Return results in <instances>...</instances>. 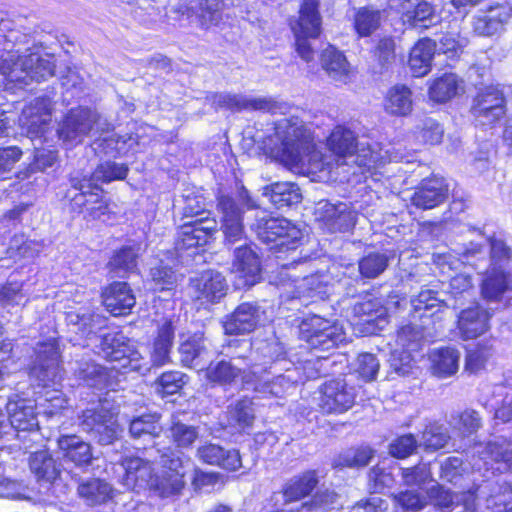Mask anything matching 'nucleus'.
Returning <instances> with one entry per match:
<instances>
[{
  "label": "nucleus",
  "mask_w": 512,
  "mask_h": 512,
  "mask_svg": "<svg viewBox=\"0 0 512 512\" xmlns=\"http://www.w3.org/2000/svg\"><path fill=\"white\" fill-rule=\"evenodd\" d=\"M217 210L221 215V230L224 245L234 249L233 272L239 278L238 285L251 287L261 278L260 260L255 251L246 243L243 215L246 210L257 207L244 186L237 187L229 193H222L217 198Z\"/></svg>",
  "instance_id": "nucleus-1"
},
{
  "label": "nucleus",
  "mask_w": 512,
  "mask_h": 512,
  "mask_svg": "<svg viewBox=\"0 0 512 512\" xmlns=\"http://www.w3.org/2000/svg\"><path fill=\"white\" fill-rule=\"evenodd\" d=\"M98 353L116 364L111 368H105L91 359L82 358L75 361L73 372L87 386L99 390L116 391L120 388L119 370H123V373L128 371L145 373L150 370L149 364L144 362L133 342L122 332L103 334Z\"/></svg>",
  "instance_id": "nucleus-2"
},
{
  "label": "nucleus",
  "mask_w": 512,
  "mask_h": 512,
  "mask_svg": "<svg viewBox=\"0 0 512 512\" xmlns=\"http://www.w3.org/2000/svg\"><path fill=\"white\" fill-rule=\"evenodd\" d=\"M30 37L16 29H12L10 20L0 21V74L19 87L33 81H45L54 75L55 64L50 56L42 57L30 51Z\"/></svg>",
  "instance_id": "nucleus-3"
},
{
  "label": "nucleus",
  "mask_w": 512,
  "mask_h": 512,
  "mask_svg": "<svg viewBox=\"0 0 512 512\" xmlns=\"http://www.w3.org/2000/svg\"><path fill=\"white\" fill-rule=\"evenodd\" d=\"M265 148L289 169L316 173L330 168V162L316 150L310 132L298 118L279 120Z\"/></svg>",
  "instance_id": "nucleus-4"
},
{
  "label": "nucleus",
  "mask_w": 512,
  "mask_h": 512,
  "mask_svg": "<svg viewBox=\"0 0 512 512\" xmlns=\"http://www.w3.org/2000/svg\"><path fill=\"white\" fill-rule=\"evenodd\" d=\"M327 146L334 155L337 165L356 164L359 167L372 168L388 161H403L404 155L394 146L385 150L379 144L371 146L356 142L355 133L345 126H336L331 132Z\"/></svg>",
  "instance_id": "nucleus-5"
},
{
  "label": "nucleus",
  "mask_w": 512,
  "mask_h": 512,
  "mask_svg": "<svg viewBox=\"0 0 512 512\" xmlns=\"http://www.w3.org/2000/svg\"><path fill=\"white\" fill-rule=\"evenodd\" d=\"M6 409L9 417L10 436L22 443L19 446L20 449L27 450L30 447L28 442L34 441L38 437L39 422L36 403L15 394L9 398Z\"/></svg>",
  "instance_id": "nucleus-6"
},
{
  "label": "nucleus",
  "mask_w": 512,
  "mask_h": 512,
  "mask_svg": "<svg viewBox=\"0 0 512 512\" xmlns=\"http://www.w3.org/2000/svg\"><path fill=\"white\" fill-rule=\"evenodd\" d=\"M160 464V472L154 476L151 474L146 484L162 498L179 495L185 487L184 477L190 460L171 451L161 455Z\"/></svg>",
  "instance_id": "nucleus-7"
},
{
  "label": "nucleus",
  "mask_w": 512,
  "mask_h": 512,
  "mask_svg": "<svg viewBox=\"0 0 512 512\" xmlns=\"http://www.w3.org/2000/svg\"><path fill=\"white\" fill-rule=\"evenodd\" d=\"M300 16L291 22V29L295 36V46L298 55L306 62L314 59V50L309 39H315L321 32V17L316 0H303L300 7Z\"/></svg>",
  "instance_id": "nucleus-8"
},
{
  "label": "nucleus",
  "mask_w": 512,
  "mask_h": 512,
  "mask_svg": "<svg viewBox=\"0 0 512 512\" xmlns=\"http://www.w3.org/2000/svg\"><path fill=\"white\" fill-rule=\"evenodd\" d=\"M300 333L311 349L321 351L337 347L346 338L342 325L317 315L302 321Z\"/></svg>",
  "instance_id": "nucleus-9"
},
{
  "label": "nucleus",
  "mask_w": 512,
  "mask_h": 512,
  "mask_svg": "<svg viewBox=\"0 0 512 512\" xmlns=\"http://www.w3.org/2000/svg\"><path fill=\"white\" fill-rule=\"evenodd\" d=\"M253 228L263 242L274 243L279 251L294 250L302 237L300 229L285 218L260 217Z\"/></svg>",
  "instance_id": "nucleus-10"
},
{
  "label": "nucleus",
  "mask_w": 512,
  "mask_h": 512,
  "mask_svg": "<svg viewBox=\"0 0 512 512\" xmlns=\"http://www.w3.org/2000/svg\"><path fill=\"white\" fill-rule=\"evenodd\" d=\"M36 358L30 369L29 376L38 386L47 388L61 379L59 350L55 340L50 339L39 343L35 349Z\"/></svg>",
  "instance_id": "nucleus-11"
},
{
  "label": "nucleus",
  "mask_w": 512,
  "mask_h": 512,
  "mask_svg": "<svg viewBox=\"0 0 512 512\" xmlns=\"http://www.w3.org/2000/svg\"><path fill=\"white\" fill-rule=\"evenodd\" d=\"M315 219L326 232L344 233L355 226L357 213L348 203L320 201L315 209Z\"/></svg>",
  "instance_id": "nucleus-12"
},
{
  "label": "nucleus",
  "mask_w": 512,
  "mask_h": 512,
  "mask_svg": "<svg viewBox=\"0 0 512 512\" xmlns=\"http://www.w3.org/2000/svg\"><path fill=\"white\" fill-rule=\"evenodd\" d=\"M355 397L354 388L344 379H334L320 387L317 403L325 414H342L352 408Z\"/></svg>",
  "instance_id": "nucleus-13"
},
{
  "label": "nucleus",
  "mask_w": 512,
  "mask_h": 512,
  "mask_svg": "<svg viewBox=\"0 0 512 512\" xmlns=\"http://www.w3.org/2000/svg\"><path fill=\"white\" fill-rule=\"evenodd\" d=\"M211 104L216 108H226L232 111H263L272 114L282 112L285 104L276 101L272 97L249 98L240 94L214 93L208 97Z\"/></svg>",
  "instance_id": "nucleus-14"
},
{
  "label": "nucleus",
  "mask_w": 512,
  "mask_h": 512,
  "mask_svg": "<svg viewBox=\"0 0 512 512\" xmlns=\"http://www.w3.org/2000/svg\"><path fill=\"white\" fill-rule=\"evenodd\" d=\"M51 105L49 97H38L23 109L19 123L31 139L40 138L47 132L51 121Z\"/></svg>",
  "instance_id": "nucleus-15"
},
{
  "label": "nucleus",
  "mask_w": 512,
  "mask_h": 512,
  "mask_svg": "<svg viewBox=\"0 0 512 512\" xmlns=\"http://www.w3.org/2000/svg\"><path fill=\"white\" fill-rule=\"evenodd\" d=\"M97 114L88 108L73 109L58 130L59 138L69 146L80 143L92 130Z\"/></svg>",
  "instance_id": "nucleus-16"
},
{
  "label": "nucleus",
  "mask_w": 512,
  "mask_h": 512,
  "mask_svg": "<svg viewBox=\"0 0 512 512\" xmlns=\"http://www.w3.org/2000/svg\"><path fill=\"white\" fill-rule=\"evenodd\" d=\"M472 113L481 125H492L505 114L503 93L490 86L479 92L474 100Z\"/></svg>",
  "instance_id": "nucleus-17"
},
{
  "label": "nucleus",
  "mask_w": 512,
  "mask_h": 512,
  "mask_svg": "<svg viewBox=\"0 0 512 512\" xmlns=\"http://www.w3.org/2000/svg\"><path fill=\"white\" fill-rule=\"evenodd\" d=\"M128 167L112 161H106L97 166L94 172L87 175L75 173L70 178L71 187L74 189H96L99 190L101 183H109L115 180H122L128 174Z\"/></svg>",
  "instance_id": "nucleus-18"
},
{
  "label": "nucleus",
  "mask_w": 512,
  "mask_h": 512,
  "mask_svg": "<svg viewBox=\"0 0 512 512\" xmlns=\"http://www.w3.org/2000/svg\"><path fill=\"white\" fill-rule=\"evenodd\" d=\"M490 312L479 304L460 311L457 316V334L463 340L476 339L490 329Z\"/></svg>",
  "instance_id": "nucleus-19"
},
{
  "label": "nucleus",
  "mask_w": 512,
  "mask_h": 512,
  "mask_svg": "<svg viewBox=\"0 0 512 512\" xmlns=\"http://www.w3.org/2000/svg\"><path fill=\"white\" fill-rule=\"evenodd\" d=\"M217 231V223L207 217L184 223L178 232L176 249L179 251L205 245Z\"/></svg>",
  "instance_id": "nucleus-20"
},
{
  "label": "nucleus",
  "mask_w": 512,
  "mask_h": 512,
  "mask_svg": "<svg viewBox=\"0 0 512 512\" xmlns=\"http://www.w3.org/2000/svg\"><path fill=\"white\" fill-rule=\"evenodd\" d=\"M79 192L71 198V206L79 213L86 212L85 217L107 222L111 219L108 202L101 196L102 189H77Z\"/></svg>",
  "instance_id": "nucleus-21"
},
{
  "label": "nucleus",
  "mask_w": 512,
  "mask_h": 512,
  "mask_svg": "<svg viewBox=\"0 0 512 512\" xmlns=\"http://www.w3.org/2000/svg\"><path fill=\"white\" fill-rule=\"evenodd\" d=\"M264 311L257 303L244 302L226 317L223 327L226 334L252 332L263 319Z\"/></svg>",
  "instance_id": "nucleus-22"
},
{
  "label": "nucleus",
  "mask_w": 512,
  "mask_h": 512,
  "mask_svg": "<svg viewBox=\"0 0 512 512\" xmlns=\"http://www.w3.org/2000/svg\"><path fill=\"white\" fill-rule=\"evenodd\" d=\"M226 288L227 284L222 274L208 270L191 281L190 293L195 300L202 303H214L225 295Z\"/></svg>",
  "instance_id": "nucleus-23"
},
{
  "label": "nucleus",
  "mask_w": 512,
  "mask_h": 512,
  "mask_svg": "<svg viewBox=\"0 0 512 512\" xmlns=\"http://www.w3.org/2000/svg\"><path fill=\"white\" fill-rule=\"evenodd\" d=\"M238 358H233L231 361H219L210 363L206 369V378L212 382L222 386L236 385L241 382L242 387L245 388L251 383V371L239 367L233 361Z\"/></svg>",
  "instance_id": "nucleus-24"
},
{
  "label": "nucleus",
  "mask_w": 512,
  "mask_h": 512,
  "mask_svg": "<svg viewBox=\"0 0 512 512\" xmlns=\"http://www.w3.org/2000/svg\"><path fill=\"white\" fill-rule=\"evenodd\" d=\"M448 197V186L443 178L433 177L423 180L411 196V203L427 210L442 204Z\"/></svg>",
  "instance_id": "nucleus-25"
},
{
  "label": "nucleus",
  "mask_w": 512,
  "mask_h": 512,
  "mask_svg": "<svg viewBox=\"0 0 512 512\" xmlns=\"http://www.w3.org/2000/svg\"><path fill=\"white\" fill-rule=\"evenodd\" d=\"M62 460L76 467H87L93 459L92 447L77 435H62L57 440Z\"/></svg>",
  "instance_id": "nucleus-26"
},
{
  "label": "nucleus",
  "mask_w": 512,
  "mask_h": 512,
  "mask_svg": "<svg viewBox=\"0 0 512 512\" xmlns=\"http://www.w3.org/2000/svg\"><path fill=\"white\" fill-rule=\"evenodd\" d=\"M103 304L113 316H124L131 312L136 298L125 282H114L102 294Z\"/></svg>",
  "instance_id": "nucleus-27"
},
{
  "label": "nucleus",
  "mask_w": 512,
  "mask_h": 512,
  "mask_svg": "<svg viewBox=\"0 0 512 512\" xmlns=\"http://www.w3.org/2000/svg\"><path fill=\"white\" fill-rule=\"evenodd\" d=\"M511 16L510 8L505 5L491 6L483 15L474 20V31L481 36H493L502 31Z\"/></svg>",
  "instance_id": "nucleus-28"
},
{
  "label": "nucleus",
  "mask_w": 512,
  "mask_h": 512,
  "mask_svg": "<svg viewBox=\"0 0 512 512\" xmlns=\"http://www.w3.org/2000/svg\"><path fill=\"white\" fill-rule=\"evenodd\" d=\"M175 328L171 320L165 319L158 327L157 335L151 349L152 366L161 367L170 362Z\"/></svg>",
  "instance_id": "nucleus-29"
},
{
  "label": "nucleus",
  "mask_w": 512,
  "mask_h": 512,
  "mask_svg": "<svg viewBox=\"0 0 512 512\" xmlns=\"http://www.w3.org/2000/svg\"><path fill=\"white\" fill-rule=\"evenodd\" d=\"M321 64L333 81L343 84L350 81L351 69L346 57L333 46H328L322 52Z\"/></svg>",
  "instance_id": "nucleus-30"
},
{
  "label": "nucleus",
  "mask_w": 512,
  "mask_h": 512,
  "mask_svg": "<svg viewBox=\"0 0 512 512\" xmlns=\"http://www.w3.org/2000/svg\"><path fill=\"white\" fill-rule=\"evenodd\" d=\"M435 50V42L427 38L419 40L411 49L409 66L415 77H422L430 71Z\"/></svg>",
  "instance_id": "nucleus-31"
},
{
  "label": "nucleus",
  "mask_w": 512,
  "mask_h": 512,
  "mask_svg": "<svg viewBox=\"0 0 512 512\" xmlns=\"http://www.w3.org/2000/svg\"><path fill=\"white\" fill-rule=\"evenodd\" d=\"M263 195L278 209L298 204L302 199L300 189L291 182H276L266 186Z\"/></svg>",
  "instance_id": "nucleus-32"
},
{
  "label": "nucleus",
  "mask_w": 512,
  "mask_h": 512,
  "mask_svg": "<svg viewBox=\"0 0 512 512\" xmlns=\"http://www.w3.org/2000/svg\"><path fill=\"white\" fill-rule=\"evenodd\" d=\"M509 289L507 275L502 269L492 267L481 284V296L489 303H500Z\"/></svg>",
  "instance_id": "nucleus-33"
},
{
  "label": "nucleus",
  "mask_w": 512,
  "mask_h": 512,
  "mask_svg": "<svg viewBox=\"0 0 512 512\" xmlns=\"http://www.w3.org/2000/svg\"><path fill=\"white\" fill-rule=\"evenodd\" d=\"M461 353L453 347H445L431 353L432 371L439 377L454 375L459 369Z\"/></svg>",
  "instance_id": "nucleus-34"
},
{
  "label": "nucleus",
  "mask_w": 512,
  "mask_h": 512,
  "mask_svg": "<svg viewBox=\"0 0 512 512\" xmlns=\"http://www.w3.org/2000/svg\"><path fill=\"white\" fill-rule=\"evenodd\" d=\"M484 459H490L495 463L496 470L500 472L512 471V441L498 438L489 442L482 452Z\"/></svg>",
  "instance_id": "nucleus-35"
},
{
  "label": "nucleus",
  "mask_w": 512,
  "mask_h": 512,
  "mask_svg": "<svg viewBox=\"0 0 512 512\" xmlns=\"http://www.w3.org/2000/svg\"><path fill=\"white\" fill-rule=\"evenodd\" d=\"M251 383L255 392L263 396L281 397L288 389H290L294 382L286 375H278L273 379L268 376L259 377L257 371H251Z\"/></svg>",
  "instance_id": "nucleus-36"
},
{
  "label": "nucleus",
  "mask_w": 512,
  "mask_h": 512,
  "mask_svg": "<svg viewBox=\"0 0 512 512\" xmlns=\"http://www.w3.org/2000/svg\"><path fill=\"white\" fill-rule=\"evenodd\" d=\"M127 485L143 486L151 478V464L137 456H125L121 463Z\"/></svg>",
  "instance_id": "nucleus-37"
},
{
  "label": "nucleus",
  "mask_w": 512,
  "mask_h": 512,
  "mask_svg": "<svg viewBox=\"0 0 512 512\" xmlns=\"http://www.w3.org/2000/svg\"><path fill=\"white\" fill-rule=\"evenodd\" d=\"M29 466L38 480L46 482L54 481L60 473L56 461L47 450L33 452L29 458Z\"/></svg>",
  "instance_id": "nucleus-38"
},
{
  "label": "nucleus",
  "mask_w": 512,
  "mask_h": 512,
  "mask_svg": "<svg viewBox=\"0 0 512 512\" xmlns=\"http://www.w3.org/2000/svg\"><path fill=\"white\" fill-rule=\"evenodd\" d=\"M384 107L387 113L406 116L412 110V92L404 85H396L389 90Z\"/></svg>",
  "instance_id": "nucleus-39"
},
{
  "label": "nucleus",
  "mask_w": 512,
  "mask_h": 512,
  "mask_svg": "<svg viewBox=\"0 0 512 512\" xmlns=\"http://www.w3.org/2000/svg\"><path fill=\"white\" fill-rule=\"evenodd\" d=\"M78 494L90 506L108 501L112 496V487L101 479H89L78 486Z\"/></svg>",
  "instance_id": "nucleus-40"
},
{
  "label": "nucleus",
  "mask_w": 512,
  "mask_h": 512,
  "mask_svg": "<svg viewBox=\"0 0 512 512\" xmlns=\"http://www.w3.org/2000/svg\"><path fill=\"white\" fill-rule=\"evenodd\" d=\"M318 479L314 471H307L291 479L284 487L283 497L286 502L298 501L309 495L316 487Z\"/></svg>",
  "instance_id": "nucleus-41"
},
{
  "label": "nucleus",
  "mask_w": 512,
  "mask_h": 512,
  "mask_svg": "<svg viewBox=\"0 0 512 512\" xmlns=\"http://www.w3.org/2000/svg\"><path fill=\"white\" fill-rule=\"evenodd\" d=\"M66 322L69 326L76 328V332L83 336H89L95 329H99L103 323L100 315L94 314L88 308H80L66 313Z\"/></svg>",
  "instance_id": "nucleus-42"
},
{
  "label": "nucleus",
  "mask_w": 512,
  "mask_h": 512,
  "mask_svg": "<svg viewBox=\"0 0 512 512\" xmlns=\"http://www.w3.org/2000/svg\"><path fill=\"white\" fill-rule=\"evenodd\" d=\"M227 419L229 425L236 429L244 430L251 427L255 419L252 401L248 398H243L229 406Z\"/></svg>",
  "instance_id": "nucleus-43"
},
{
  "label": "nucleus",
  "mask_w": 512,
  "mask_h": 512,
  "mask_svg": "<svg viewBox=\"0 0 512 512\" xmlns=\"http://www.w3.org/2000/svg\"><path fill=\"white\" fill-rule=\"evenodd\" d=\"M374 456L369 446L352 447L341 452L334 460L335 467L358 468L366 466Z\"/></svg>",
  "instance_id": "nucleus-44"
},
{
  "label": "nucleus",
  "mask_w": 512,
  "mask_h": 512,
  "mask_svg": "<svg viewBox=\"0 0 512 512\" xmlns=\"http://www.w3.org/2000/svg\"><path fill=\"white\" fill-rule=\"evenodd\" d=\"M179 351L181 361L185 366H199L200 360L207 354V347L203 336L195 334L180 345Z\"/></svg>",
  "instance_id": "nucleus-45"
},
{
  "label": "nucleus",
  "mask_w": 512,
  "mask_h": 512,
  "mask_svg": "<svg viewBox=\"0 0 512 512\" xmlns=\"http://www.w3.org/2000/svg\"><path fill=\"white\" fill-rule=\"evenodd\" d=\"M405 9L403 21L414 28L427 27L428 25L425 22L434 13L433 7L423 0H407Z\"/></svg>",
  "instance_id": "nucleus-46"
},
{
  "label": "nucleus",
  "mask_w": 512,
  "mask_h": 512,
  "mask_svg": "<svg viewBox=\"0 0 512 512\" xmlns=\"http://www.w3.org/2000/svg\"><path fill=\"white\" fill-rule=\"evenodd\" d=\"M382 18V12L379 9L360 8L355 14V29L361 37L369 36L380 27Z\"/></svg>",
  "instance_id": "nucleus-47"
},
{
  "label": "nucleus",
  "mask_w": 512,
  "mask_h": 512,
  "mask_svg": "<svg viewBox=\"0 0 512 512\" xmlns=\"http://www.w3.org/2000/svg\"><path fill=\"white\" fill-rule=\"evenodd\" d=\"M159 420L160 415L157 413L140 415L130 422L129 432L134 438H141L145 435L156 437L162 431Z\"/></svg>",
  "instance_id": "nucleus-48"
},
{
  "label": "nucleus",
  "mask_w": 512,
  "mask_h": 512,
  "mask_svg": "<svg viewBox=\"0 0 512 512\" xmlns=\"http://www.w3.org/2000/svg\"><path fill=\"white\" fill-rule=\"evenodd\" d=\"M459 80L453 73L444 74L436 79L429 88L430 98L437 102H446L457 95Z\"/></svg>",
  "instance_id": "nucleus-49"
},
{
  "label": "nucleus",
  "mask_w": 512,
  "mask_h": 512,
  "mask_svg": "<svg viewBox=\"0 0 512 512\" xmlns=\"http://www.w3.org/2000/svg\"><path fill=\"white\" fill-rule=\"evenodd\" d=\"M101 419L102 421L95 427L90 435L100 444L108 445L118 436L116 413L111 409H107V411H104V415Z\"/></svg>",
  "instance_id": "nucleus-50"
},
{
  "label": "nucleus",
  "mask_w": 512,
  "mask_h": 512,
  "mask_svg": "<svg viewBox=\"0 0 512 512\" xmlns=\"http://www.w3.org/2000/svg\"><path fill=\"white\" fill-rule=\"evenodd\" d=\"M138 250L135 247H123L120 249L109 262L110 270L119 277L133 271L136 268Z\"/></svg>",
  "instance_id": "nucleus-51"
},
{
  "label": "nucleus",
  "mask_w": 512,
  "mask_h": 512,
  "mask_svg": "<svg viewBox=\"0 0 512 512\" xmlns=\"http://www.w3.org/2000/svg\"><path fill=\"white\" fill-rule=\"evenodd\" d=\"M139 145L138 135H111L103 139V149L106 154L125 155L130 151H136Z\"/></svg>",
  "instance_id": "nucleus-52"
},
{
  "label": "nucleus",
  "mask_w": 512,
  "mask_h": 512,
  "mask_svg": "<svg viewBox=\"0 0 512 512\" xmlns=\"http://www.w3.org/2000/svg\"><path fill=\"white\" fill-rule=\"evenodd\" d=\"M449 439L450 436L443 425L432 423L423 431L419 445L425 450H438L443 448Z\"/></svg>",
  "instance_id": "nucleus-53"
},
{
  "label": "nucleus",
  "mask_w": 512,
  "mask_h": 512,
  "mask_svg": "<svg viewBox=\"0 0 512 512\" xmlns=\"http://www.w3.org/2000/svg\"><path fill=\"white\" fill-rule=\"evenodd\" d=\"M388 262L386 254L370 253L359 261V271L365 278H376L386 270Z\"/></svg>",
  "instance_id": "nucleus-54"
},
{
  "label": "nucleus",
  "mask_w": 512,
  "mask_h": 512,
  "mask_svg": "<svg viewBox=\"0 0 512 512\" xmlns=\"http://www.w3.org/2000/svg\"><path fill=\"white\" fill-rule=\"evenodd\" d=\"M411 305L415 313H419V317L426 315V312L431 311L433 315L438 311V308L445 305L444 300L437 296V292L433 290H422L416 297L411 299Z\"/></svg>",
  "instance_id": "nucleus-55"
},
{
  "label": "nucleus",
  "mask_w": 512,
  "mask_h": 512,
  "mask_svg": "<svg viewBox=\"0 0 512 512\" xmlns=\"http://www.w3.org/2000/svg\"><path fill=\"white\" fill-rule=\"evenodd\" d=\"M170 437L177 447L189 448L199 436L197 427L173 420L170 427Z\"/></svg>",
  "instance_id": "nucleus-56"
},
{
  "label": "nucleus",
  "mask_w": 512,
  "mask_h": 512,
  "mask_svg": "<svg viewBox=\"0 0 512 512\" xmlns=\"http://www.w3.org/2000/svg\"><path fill=\"white\" fill-rule=\"evenodd\" d=\"M38 253L37 245L25 239L24 235H16L7 249L8 258L15 262L21 259L32 260Z\"/></svg>",
  "instance_id": "nucleus-57"
},
{
  "label": "nucleus",
  "mask_w": 512,
  "mask_h": 512,
  "mask_svg": "<svg viewBox=\"0 0 512 512\" xmlns=\"http://www.w3.org/2000/svg\"><path fill=\"white\" fill-rule=\"evenodd\" d=\"M486 502L487 508L493 512H512V485L509 483L498 485Z\"/></svg>",
  "instance_id": "nucleus-58"
},
{
  "label": "nucleus",
  "mask_w": 512,
  "mask_h": 512,
  "mask_svg": "<svg viewBox=\"0 0 512 512\" xmlns=\"http://www.w3.org/2000/svg\"><path fill=\"white\" fill-rule=\"evenodd\" d=\"M354 313L363 322L379 325L384 321V309L377 300L369 299L355 304Z\"/></svg>",
  "instance_id": "nucleus-59"
},
{
  "label": "nucleus",
  "mask_w": 512,
  "mask_h": 512,
  "mask_svg": "<svg viewBox=\"0 0 512 512\" xmlns=\"http://www.w3.org/2000/svg\"><path fill=\"white\" fill-rule=\"evenodd\" d=\"M402 479L405 485L420 489H424L426 484L433 482L429 465L425 463L402 469Z\"/></svg>",
  "instance_id": "nucleus-60"
},
{
  "label": "nucleus",
  "mask_w": 512,
  "mask_h": 512,
  "mask_svg": "<svg viewBox=\"0 0 512 512\" xmlns=\"http://www.w3.org/2000/svg\"><path fill=\"white\" fill-rule=\"evenodd\" d=\"M424 336L422 328L414 324H408L398 331L397 343L403 350L416 351Z\"/></svg>",
  "instance_id": "nucleus-61"
},
{
  "label": "nucleus",
  "mask_w": 512,
  "mask_h": 512,
  "mask_svg": "<svg viewBox=\"0 0 512 512\" xmlns=\"http://www.w3.org/2000/svg\"><path fill=\"white\" fill-rule=\"evenodd\" d=\"M150 278L155 290H171L176 285L177 275L166 265L157 264L150 269Z\"/></svg>",
  "instance_id": "nucleus-62"
},
{
  "label": "nucleus",
  "mask_w": 512,
  "mask_h": 512,
  "mask_svg": "<svg viewBox=\"0 0 512 512\" xmlns=\"http://www.w3.org/2000/svg\"><path fill=\"white\" fill-rule=\"evenodd\" d=\"M187 382V376L179 371L164 372L158 379V392L163 396L176 394Z\"/></svg>",
  "instance_id": "nucleus-63"
},
{
  "label": "nucleus",
  "mask_w": 512,
  "mask_h": 512,
  "mask_svg": "<svg viewBox=\"0 0 512 512\" xmlns=\"http://www.w3.org/2000/svg\"><path fill=\"white\" fill-rule=\"evenodd\" d=\"M416 135L421 141L427 144H438L441 142L444 131L439 123L431 118L421 120L416 128Z\"/></svg>",
  "instance_id": "nucleus-64"
}]
</instances>
